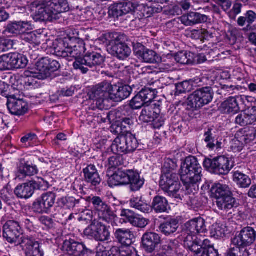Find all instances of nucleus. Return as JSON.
<instances>
[{
    "label": "nucleus",
    "mask_w": 256,
    "mask_h": 256,
    "mask_svg": "<svg viewBox=\"0 0 256 256\" xmlns=\"http://www.w3.org/2000/svg\"><path fill=\"white\" fill-rule=\"evenodd\" d=\"M36 7L34 18L36 20L52 21L58 18V15L69 10L66 0H52L46 3L38 4L34 3Z\"/></svg>",
    "instance_id": "obj_3"
},
{
    "label": "nucleus",
    "mask_w": 256,
    "mask_h": 256,
    "mask_svg": "<svg viewBox=\"0 0 256 256\" xmlns=\"http://www.w3.org/2000/svg\"><path fill=\"white\" fill-rule=\"evenodd\" d=\"M56 52L59 56L66 58L68 61L75 60L74 67L75 69H80L83 74L86 73L88 70L84 66L90 68L102 66L104 62V56L96 52L87 54L82 58L80 57L84 52V46L83 42L78 38V32L76 30H70L66 37L60 40Z\"/></svg>",
    "instance_id": "obj_1"
},
{
    "label": "nucleus",
    "mask_w": 256,
    "mask_h": 256,
    "mask_svg": "<svg viewBox=\"0 0 256 256\" xmlns=\"http://www.w3.org/2000/svg\"><path fill=\"white\" fill-rule=\"evenodd\" d=\"M192 34L195 38L200 39L204 41L212 37V34H210L206 30L202 29L199 30H194L192 31Z\"/></svg>",
    "instance_id": "obj_53"
},
{
    "label": "nucleus",
    "mask_w": 256,
    "mask_h": 256,
    "mask_svg": "<svg viewBox=\"0 0 256 256\" xmlns=\"http://www.w3.org/2000/svg\"><path fill=\"white\" fill-rule=\"evenodd\" d=\"M157 92L149 88L142 89L130 101V106L133 109L140 108L144 104L151 102L156 98Z\"/></svg>",
    "instance_id": "obj_16"
},
{
    "label": "nucleus",
    "mask_w": 256,
    "mask_h": 256,
    "mask_svg": "<svg viewBox=\"0 0 256 256\" xmlns=\"http://www.w3.org/2000/svg\"><path fill=\"white\" fill-rule=\"evenodd\" d=\"M204 136V142L206 143V147L209 150L218 151L221 148L222 142L212 137L210 130L205 133Z\"/></svg>",
    "instance_id": "obj_45"
},
{
    "label": "nucleus",
    "mask_w": 256,
    "mask_h": 256,
    "mask_svg": "<svg viewBox=\"0 0 256 256\" xmlns=\"http://www.w3.org/2000/svg\"><path fill=\"white\" fill-rule=\"evenodd\" d=\"M202 171V168L197 159L192 156H188L181 165V180L188 185L199 182L201 180Z\"/></svg>",
    "instance_id": "obj_4"
},
{
    "label": "nucleus",
    "mask_w": 256,
    "mask_h": 256,
    "mask_svg": "<svg viewBox=\"0 0 256 256\" xmlns=\"http://www.w3.org/2000/svg\"><path fill=\"white\" fill-rule=\"evenodd\" d=\"M206 232L205 220L199 217L188 222L184 224L179 238L183 242H186L188 237L192 238V241H195L196 237L201 238L202 234Z\"/></svg>",
    "instance_id": "obj_6"
},
{
    "label": "nucleus",
    "mask_w": 256,
    "mask_h": 256,
    "mask_svg": "<svg viewBox=\"0 0 256 256\" xmlns=\"http://www.w3.org/2000/svg\"><path fill=\"white\" fill-rule=\"evenodd\" d=\"M236 200L230 194L226 195L216 200V204L219 210L228 212L234 206Z\"/></svg>",
    "instance_id": "obj_37"
},
{
    "label": "nucleus",
    "mask_w": 256,
    "mask_h": 256,
    "mask_svg": "<svg viewBox=\"0 0 256 256\" xmlns=\"http://www.w3.org/2000/svg\"><path fill=\"white\" fill-rule=\"evenodd\" d=\"M174 60L182 64H192L196 62L194 54L188 51L180 52L174 54Z\"/></svg>",
    "instance_id": "obj_39"
},
{
    "label": "nucleus",
    "mask_w": 256,
    "mask_h": 256,
    "mask_svg": "<svg viewBox=\"0 0 256 256\" xmlns=\"http://www.w3.org/2000/svg\"><path fill=\"white\" fill-rule=\"evenodd\" d=\"M214 92L210 87L200 88L194 92L188 98L192 107L200 108L208 104L213 98Z\"/></svg>",
    "instance_id": "obj_9"
},
{
    "label": "nucleus",
    "mask_w": 256,
    "mask_h": 256,
    "mask_svg": "<svg viewBox=\"0 0 256 256\" xmlns=\"http://www.w3.org/2000/svg\"><path fill=\"white\" fill-rule=\"evenodd\" d=\"M114 38L110 42V47L112 51V54L116 56L120 60H125L130 54L131 49L126 44L120 42V36L117 34L110 35Z\"/></svg>",
    "instance_id": "obj_14"
},
{
    "label": "nucleus",
    "mask_w": 256,
    "mask_h": 256,
    "mask_svg": "<svg viewBox=\"0 0 256 256\" xmlns=\"http://www.w3.org/2000/svg\"><path fill=\"white\" fill-rule=\"evenodd\" d=\"M235 122L240 126H246L248 124L245 110L242 111L236 118Z\"/></svg>",
    "instance_id": "obj_59"
},
{
    "label": "nucleus",
    "mask_w": 256,
    "mask_h": 256,
    "mask_svg": "<svg viewBox=\"0 0 256 256\" xmlns=\"http://www.w3.org/2000/svg\"><path fill=\"white\" fill-rule=\"evenodd\" d=\"M9 56L12 70L24 68L28 63L27 58L23 54L18 53H10Z\"/></svg>",
    "instance_id": "obj_31"
},
{
    "label": "nucleus",
    "mask_w": 256,
    "mask_h": 256,
    "mask_svg": "<svg viewBox=\"0 0 256 256\" xmlns=\"http://www.w3.org/2000/svg\"><path fill=\"white\" fill-rule=\"evenodd\" d=\"M159 106L151 102L149 104L144 106L140 116V120L144 122H153L155 128H160L164 123V118L160 116Z\"/></svg>",
    "instance_id": "obj_8"
},
{
    "label": "nucleus",
    "mask_w": 256,
    "mask_h": 256,
    "mask_svg": "<svg viewBox=\"0 0 256 256\" xmlns=\"http://www.w3.org/2000/svg\"><path fill=\"white\" fill-rule=\"evenodd\" d=\"M256 20V14L252 11H248L244 16H240L238 19V24L240 26L247 24L250 26Z\"/></svg>",
    "instance_id": "obj_46"
},
{
    "label": "nucleus",
    "mask_w": 256,
    "mask_h": 256,
    "mask_svg": "<svg viewBox=\"0 0 256 256\" xmlns=\"http://www.w3.org/2000/svg\"><path fill=\"white\" fill-rule=\"evenodd\" d=\"M130 174V182H128L130 189L132 191L138 190L143 186L144 180L140 177L138 172L136 171L132 170Z\"/></svg>",
    "instance_id": "obj_41"
},
{
    "label": "nucleus",
    "mask_w": 256,
    "mask_h": 256,
    "mask_svg": "<svg viewBox=\"0 0 256 256\" xmlns=\"http://www.w3.org/2000/svg\"><path fill=\"white\" fill-rule=\"evenodd\" d=\"M160 238L154 232H146L142 238V243L144 248L149 252H152L160 244Z\"/></svg>",
    "instance_id": "obj_27"
},
{
    "label": "nucleus",
    "mask_w": 256,
    "mask_h": 256,
    "mask_svg": "<svg viewBox=\"0 0 256 256\" xmlns=\"http://www.w3.org/2000/svg\"><path fill=\"white\" fill-rule=\"evenodd\" d=\"M36 167L34 166L20 164L16 174V179L20 180H24L26 176H30L36 174Z\"/></svg>",
    "instance_id": "obj_32"
},
{
    "label": "nucleus",
    "mask_w": 256,
    "mask_h": 256,
    "mask_svg": "<svg viewBox=\"0 0 256 256\" xmlns=\"http://www.w3.org/2000/svg\"><path fill=\"white\" fill-rule=\"evenodd\" d=\"M176 166V161L175 159L166 158L162 167V172H176L174 170Z\"/></svg>",
    "instance_id": "obj_51"
},
{
    "label": "nucleus",
    "mask_w": 256,
    "mask_h": 256,
    "mask_svg": "<svg viewBox=\"0 0 256 256\" xmlns=\"http://www.w3.org/2000/svg\"><path fill=\"white\" fill-rule=\"evenodd\" d=\"M84 173L86 180L94 186L100 184V179L97 170L94 165H89L84 169Z\"/></svg>",
    "instance_id": "obj_33"
},
{
    "label": "nucleus",
    "mask_w": 256,
    "mask_h": 256,
    "mask_svg": "<svg viewBox=\"0 0 256 256\" xmlns=\"http://www.w3.org/2000/svg\"><path fill=\"white\" fill-rule=\"evenodd\" d=\"M181 22L186 26H191L198 23L204 22L206 20L204 15L198 12H191L182 16L180 18Z\"/></svg>",
    "instance_id": "obj_30"
},
{
    "label": "nucleus",
    "mask_w": 256,
    "mask_h": 256,
    "mask_svg": "<svg viewBox=\"0 0 256 256\" xmlns=\"http://www.w3.org/2000/svg\"><path fill=\"white\" fill-rule=\"evenodd\" d=\"M39 220L40 222L47 228H50L52 227L54 222L50 218L47 216H42Z\"/></svg>",
    "instance_id": "obj_63"
},
{
    "label": "nucleus",
    "mask_w": 256,
    "mask_h": 256,
    "mask_svg": "<svg viewBox=\"0 0 256 256\" xmlns=\"http://www.w3.org/2000/svg\"><path fill=\"white\" fill-rule=\"evenodd\" d=\"M210 192L211 196L216 200L230 194L228 186L220 183L214 184L211 188Z\"/></svg>",
    "instance_id": "obj_36"
},
{
    "label": "nucleus",
    "mask_w": 256,
    "mask_h": 256,
    "mask_svg": "<svg viewBox=\"0 0 256 256\" xmlns=\"http://www.w3.org/2000/svg\"><path fill=\"white\" fill-rule=\"evenodd\" d=\"M92 212L89 210H86L82 211L78 216L79 221L90 220L92 218Z\"/></svg>",
    "instance_id": "obj_62"
},
{
    "label": "nucleus",
    "mask_w": 256,
    "mask_h": 256,
    "mask_svg": "<svg viewBox=\"0 0 256 256\" xmlns=\"http://www.w3.org/2000/svg\"><path fill=\"white\" fill-rule=\"evenodd\" d=\"M131 91V88L127 85L112 86L107 82H102L94 87L88 92L89 102L92 109H108L110 100L122 101L130 96Z\"/></svg>",
    "instance_id": "obj_2"
},
{
    "label": "nucleus",
    "mask_w": 256,
    "mask_h": 256,
    "mask_svg": "<svg viewBox=\"0 0 256 256\" xmlns=\"http://www.w3.org/2000/svg\"><path fill=\"white\" fill-rule=\"evenodd\" d=\"M115 236L119 242L123 245L120 250L123 246H132L130 245L132 243L134 235L130 230L126 228L118 229L116 231Z\"/></svg>",
    "instance_id": "obj_28"
},
{
    "label": "nucleus",
    "mask_w": 256,
    "mask_h": 256,
    "mask_svg": "<svg viewBox=\"0 0 256 256\" xmlns=\"http://www.w3.org/2000/svg\"><path fill=\"white\" fill-rule=\"evenodd\" d=\"M178 227V222L170 219L162 224L160 226V230L166 236H170L176 232Z\"/></svg>",
    "instance_id": "obj_43"
},
{
    "label": "nucleus",
    "mask_w": 256,
    "mask_h": 256,
    "mask_svg": "<svg viewBox=\"0 0 256 256\" xmlns=\"http://www.w3.org/2000/svg\"><path fill=\"white\" fill-rule=\"evenodd\" d=\"M84 234L97 241L108 240L110 238V232L108 228L101 222L96 220L85 229Z\"/></svg>",
    "instance_id": "obj_12"
},
{
    "label": "nucleus",
    "mask_w": 256,
    "mask_h": 256,
    "mask_svg": "<svg viewBox=\"0 0 256 256\" xmlns=\"http://www.w3.org/2000/svg\"><path fill=\"white\" fill-rule=\"evenodd\" d=\"M204 168L216 174H226L234 166L232 160L226 156H220L212 160L206 158L203 162Z\"/></svg>",
    "instance_id": "obj_7"
},
{
    "label": "nucleus",
    "mask_w": 256,
    "mask_h": 256,
    "mask_svg": "<svg viewBox=\"0 0 256 256\" xmlns=\"http://www.w3.org/2000/svg\"><path fill=\"white\" fill-rule=\"evenodd\" d=\"M236 136L241 138L244 143L248 144L256 140V136L254 130H250L246 134H244V132L242 130L236 132Z\"/></svg>",
    "instance_id": "obj_50"
},
{
    "label": "nucleus",
    "mask_w": 256,
    "mask_h": 256,
    "mask_svg": "<svg viewBox=\"0 0 256 256\" xmlns=\"http://www.w3.org/2000/svg\"><path fill=\"white\" fill-rule=\"evenodd\" d=\"M256 232L251 227L244 228L240 234L232 240V244L239 248H244L254 243Z\"/></svg>",
    "instance_id": "obj_13"
},
{
    "label": "nucleus",
    "mask_w": 256,
    "mask_h": 256,
    "mask_svg": "<svg viewBox=\"0 0 256 256\" xmlns=\"http://www.w3.org/2000/svg\"><path fill=\"white\" fill-rule=\"evenodd\" d=\"M134 52L135 56L143 62L154 63L160 61V58L154 51L145 48L140 44H134Z\"/></svg>",
    "instance_id": "obj_18"
},
{
    "label": "nucleus",
    "mask_w": 256,
    "mask_h": 256,
    "mask_svg": "<svg viewBox=\"0 0 256 256\" xmlns=\"http://www.w3.org/2000/svg\"><path fill=\"white\" fill-rule=\"evenodd\" d=\"M30 182L34 188V190L45 188L48 184L46 180L40 178H36L34 180L30 181Z\"/></svg>",
    "instance_id": "obj_58"
},
{
    "label": "nucleus",
    "mask_w": 256,
    "mask_h": 256,
    "mask_svg": "<svg viewBox=\"0 0 256 256\" xmlns=\"http://www.w3.org/2000/svg\"><path fill=\"white\" fill-rule=\"evenodd\" d=\"M111 148L113 152L118 154L130 152L124 134L118 136L114 140Z\"/></svg>",
    "instance_id": "obj_34"
},
{
    "label": "nucleus",
    "mask_w": 256,
    "mask_h": 256,
    "mask_svg": "<svg viewBox=\"0 0 256 256\" xmlns=\"http://www.w3.org/2000/svg\"><path fill=\"white\" fill-rule=\"evenodd\" d=\"M120 215L126 218L127 221L134 226L143 228L148 223V220L147 219L140 215L134 214L133 212L129 210H122Z\"/></svg>",
    "instance_id": "obj_26"
},
{
    "label": "nucleus",
    "mask_w": 256,
    "mask_h": 256,
    "mask_svg": "<svg viewBox=\"0 0 256 256\" xmlns=\"http://www.w3.org/2000/svg\"><path fill=\"white\" fill-rule=\"evenodd\" d=\"M183 244L194 252V256H218L217 250L208 239L202 240L196 237L195 241H192V238L188 237Z\"/></svg>",
    "instance_id": "obj_5"
},
{
    "label": "nucleus",
    "mask_w": 256,
    "mask_h": 256,
    "mask_svg": "<svg viewBox=\"0 0 256 256\" xmlns=\"http://www.w3.org/2000/svg\"><path fill=\"white\" fill-rule=\"evenodd\" d=\"M247 98L245 96H240L237 98L230 97L222 104L220 110L224 114H234L240 109L238 102H243Z\"/></svg>",
    "instance_id": "obj_23"
},
{
    "label": "nucleus",
    "mask_w": 256,
    "mask_h": 256,
    "mask_svg": "<svg viewBox=\"0 0 256 256\" xmlns=\"http://www.w3.org/2000/svg\"><path fill=\"white\" fill-rule=\"evenodd\" d=\"M244 144L241 138H237L236 134L234 138L230 142V148L234 152H240L242 150Z\"/></svg>",
    "instance_id": "obj_54"
},
{
    "label": "nucleus",
    "mask_w": 256,
    "mask_h": 256,
    "mask_svg": "<svg viewBox=\"0 0 256 256\" xmlns=\"http://www.w3.org/2000/svg\"><path fill=\"white\" fill-rule=\"evenodd\" d=\"M37 140L36 136L34 134H29L23 136L20 142H22V146L29 147L32 146L34 144V142Z\"/></svg>",
    "instance_id": "obj_52"
},
{
    "label": "nucleus",
    "mask_w": 256,
    "mask_h": 256,
    "mask_svg": "<svg viewBox=\"0 0 256 256\" xmlns=\"http://www.w3.org/2000/svg\"><path fill=\"white\" fill-rule=\"evenodd\" d=\"M41 37L42 35L36 31L31 32H24L22 35V39L26 42L32 44L36 46L40 44Z\"/></svg>",
    "instance_id": "obj_48"
},
{
    "label": "nucleus",
    "mask_w": 256,
    "mask_h": 256,
    "mask_svg": "<svg viewBox=\"0 0 256 256\" xmlns=\"http://www.w3.org/2000/svg\"><path fill=\"white\" fill-rule=\"evenodd\" d=\"M140 6L136 1L124 0L112 6L109 12L114 16L118 17L133 12Z\"/></svg>",
    "instance_id": "obj_17"
},
{
    "label": "nucleus",
    "mask_w": 256,
    "mask_h": 256,
    "mask_svg": "<svg viewBox=\"0 0 256 256\" xmlns=\"http://www.w3.org/2000/svg\"><path fill=\"white\" fill-rule=\"evenodd\" d=\"M126 142L130 152L134 151L138 147V141L135 136L131 132H127L124 134Z\"/></svg>",
    "instance_id": "obj_49"
},
{
    "label": "nucleus",
    "mask_w": 256,
    "mask_h": 256,
    "mask_svg": "<svg viewBox=\"0 0 256 256\" xmlns=\"http://www.w3.org/2000/svg\"><path fill=\"white\" fill-rule=\"evenodd\" d=\"M20 245L24 251L26 256H44V255L40 244L32 239L28 238H24Z\"/></svg>",
    "instance_id": "obj_22"
},
{
    "label": "nucleus",
    "mask_w": 256,
    "mask_h": 256,
    "mask_svg": "<svg viewBox=\"0 0 256 256\" xmlns=\"http://www.w3.org/2000/svg\"><path fill=\"white\" fill-rule=\"evenodd\" d=\"M160 185L170 196H174L180 188L178 175L176 172H162Z\"/></svg>",
    "instance_id": "obj_10"
},
{
    "label": "nucleus",
    "mask_w": 256,
    "mask_h": 256,
    "mask_svg": "<svg viewBox=\"0 0 256 256\" xmlns=\"http://www.w3.org/2000/svg\"><path fill=\"white\" fill-rule=\"evenodd\" d=\"M34 192V188L30 182L18 186L15 189L16 195L21 198H28Z\"/></svg>",
    "instance_id": "obj_35"
},
{
    "label": "nucleus",
    "mask_w": 256,
    "mask_h": 256,
    "mask_svg": "<svg viewBox=\"0 0 256 256\" xmlns=\"http://www.w3.org/2000/svg\"><path fill=\"white\" fill-rule=\"evenodd\" d=\"M33 29V26L28 22H18L10 24L7 26L8 31L12 34H24L26 31Z\"/></svg>",
    "instance_id": "obj_29"
},
{
    "label": "nucleus",
    "mask_w": 256,
    "mask_h": 256,
    "mask_svg": "<svg viewBox=\"0 0 256 256\" xmlns=\"http://www.w3.org/2000/svg\"><path fill=\"white\" fill-rule=\"evenodd\" d=\"M36 66L40 72V78H48L52 76V72L58 70L60 68V63L48 58H42L38 61Z\"/></svg>",
    "instance_id": "obj_15"
},
{
    "label": "nucleus",
    "mask_w": 256,
    "mask_h": 256,
    "mask_svg": "<svg viewBox=\"0 0 256 256\" xmlns=\"http://www.w3.org/2000/svg\"><path fill=\"white\" fill-rule=\"evenodd\" d=\"M196 84L197 83H196L195 81L192 80L178 84L176 86V92L182 94L190 92L196 86Z\"/></svg>",
    "instance_id": "obj_47"
},
{
    "label": "nucleus",
    "mask_w": 256,
    "mask_h": 256,
    "mask_svg": "<svg viewBox=\"0 0 256 256\" xmlns=\"http://www.w3.org/2000/svg\"><path fill=\"white\" fill-rule=\"evenodd\" d=\"M122 164L121 158L118 156H114L108 159V168L112 169Z\"/></svg>",
    "instance_id": "obj_61"
},
{
    "label": "nucleus",
    "mask_w": 256,
    "mask_h": 256,
    "mask_svg": "<svg viewBox=\"0 0 256 256\" xmlns=\"http://www.w3.org/2000/svg\"><path fill=\"white\" fill-rule=\"evenodd\" d=\"M40 72L36 67L29 68L24 73V81L25 84V87L27 89H32L38 88L39 86L38 80H44L46 78H40L38 76Z\"/></svg>",
    "instance_id": "obj_24"
},
{
    "label": "nucleus",
    "mask_w": 256,
    "mask_h": 256,
    "mask_svg": "<svg viewBox=\"0 0 256 256\" xmlns=\"http://www.w3.org/2000/svg\"><path fill=\"white\" fill-rule=\"evenodd\" d=\"M248 124H252L256 122V106L248 108L245 110Z\"/></svg>",
    "instance_id": "obj_57"
},
{
    "label": "nucleus",
    "mask_w": 256,
    "mask_h": 256,
    "mask_svg": "<svg viewBox=\"0 0 256 256\" xmlns=\"http://www.w3.org/2000/svg\"><path fill=\"white\" fill-rule=\"evenodd\" d=\"M132 170H122L118 169L109 178V183L112 186L127 185L130 182V174Z\"/></svg>",
    "instance_id": "obj_25"
},
{
    "label": "nucleus",
    "mask_w": 256,
    "mask_h": 256,
    "mask_svg": "<svg viewBox=\"0 0 256 256\" xmlns=\"http://www.w3.org/2000/svg\"><path fill=\"white\" fill-rule=\"evenodd\" d=\"M93 208L100 220L107 223H111L115 218V216L110 207L98 196L90 198Z\"/></svg>",
    "instance_id": "obj_11"
},
{
    "label": "nucleus",
    "mask_w": 256,
    "mask_h": 256,
    "mask_svg": "<svg viewBox=\"0 0 256 256\" xmlns=\"http://www.w3.org/2000/svg\"><path fill=\"white\" fill-rule=\"evenodd\" d=\"M168 207L167 200L162 196H156L154 198L150 209L152 208L156 212H166Z\"/></svg>",
    "instance_id": "obj_40"
},
{
    "label": "nucleus",
    "mask_w": 256,
    "mask_h": 256,
    "mask_svg": "<svg viewBox=\"0 0 256 256\" xmlns=\"http://www.w3.org/2000/svg\"><path fill=\"white\" fill-rule=\"evenodd\" d=\"M234 181L242 188H246L251 184V180L249 176L239 172H236L233 175Z\"/></svg>",
    "instance_id": "obj_44"
},
{
    "label": "nucleus",
    "mask_w": 256,
    "mask_h": 256,
    "mask_svg": "<svg viewBox=\"0 0 256 256\" xmlns=\"http://www.w3.org/2000/svg\"><path fill=\"white\" fill-rule=\"evenodd\" d=\"M0 198L6 202H8L10 200L11 194L7 188H4L0 192Z\"/></svg>",
    "instance_id": "obj_64"
},
{
    "label": "nucleus",
    "mask_w": 256,
    "mask_h": 256,
    "mask_svg": "<svg viewBox=\"0 0 256 256\" xmlns=\"http://www.w3.org/2000/svg\"><path fill=\"white\" fill-rule=\"evenodd\" d=\"M11 66L9 54H4L0 57V70H10Z\"/></svg>",
    "instance_id": "obj_55"
},
{
    "label": "nucleus",
    "mask_w": 256,
    "mask_h": 256,
    "mask_svg": "<svg viewBox=\"0 0 256 256\" xmlns=\"http://www.w3.org/2000/svg\"><path fill=\"white\" fill-rule=\"evenodd\" d=\"M119 256H138L134 246H123L119 252Z\"/></svg>",
    "instance_id": "obj_56"
},
{
    "label": "nucleus",
    "mask_w": 256,
    "mask_h": 256,
    "mask_svg": "<svg viewBox=\"0 0 256 256\" xmlns=\"http://www.w3.org/2000/svg\"><path fill=\"white\" fill-rule=\"evenodd\" d=\"M21 234V228L16 222L9 220L4 226L3 236L10 243L15 242Z\"/></svg>",
    "instance_id": "obj_21"
},
{
    "label": "nucleus",
    "mask_w": 256,
    "mask_h": 256,
    "mask_svg": "<svg viewBox=\"0 0 256 256\" xmlns=\"http://www.w3.org/2000/svg\"><path fill=\"white\" fill-rule=\"evenodd\" d=\"M230 232L226 224L223 223H216L212 225L210 229L212 237L215 238H224Z\"/></svg>",
    "instance_id": "obj_38"
},
{
    "label": "nucleus",
    "mask_w": 256,
    "mask_h": 256,
    "mask_svg": "<svg viewBox=\"0 0 256 256\" xmlns=\"http://www.w3.org/2000/svg\"><path fill=\"white\" fill-rule=\"evenodd\" d=\"M13 42L10 39L0 38V52H5L13 47Z\"/></svg>",
    "instance_id": "obj_60"
},
{
    "label": "nucleus",
    "mask_w": 256,
    "mask_h": 256,
    "mask_svg": "<svg viewBox=\"0 0 256 256\" xmlns=\"http://www.w3.org/2000/svg\"><path fill=\"white\" fill-rule=\"evenodd\" d=\"M130 207L134 208L144 213H148L150 210V206L142 198H133L130 201Z\"/></svg>",
    "instance_id": "obj_42"
},
{
    "label": "nucleus",
    "mask_w": 256,
    "mask_h": 256,
    "mask_svg": "<svg viewBox=\"0 0 256 256\" xmlns=\"http://www.w3.org/2000/svg\"><path fill=\"white\" fill-rule=\"evenodd\" d=\"M55 199L56 196L54 193L52 192L45 193L34 202L33 208L38 213H48L54 204Z\"/></svg>",
    "instance_id": "obj_19"
},
{
    "label": "nucleus",
    "mask_w": 256,
    "mask_h": 256,
    "mask_svg": "<svg viewBox=\"0 0 256 256\" xmlns=\"http://www.w3.org/2000/svg\"><path fill=\"white\" fill-rule=\"evenodd\" d=\"M7 106L10 112L14 115H23L28 110L27 102L22 99L17 98L14 95L9 96L8 98Z\"/></svg>",
    "instance_id": "obj_20"
}]
</instances>
